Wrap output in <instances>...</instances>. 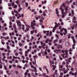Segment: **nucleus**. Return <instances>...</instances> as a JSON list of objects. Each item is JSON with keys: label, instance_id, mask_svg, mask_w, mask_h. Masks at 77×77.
<instances>
[{"label": "nucleus", "instance_id": "obj_64", "mask_svg": "<svg viewBox=\"0 0 77 77\" xmlns=\"http://www.w3.org/2000/svg\"><path fill=\"white\" fill-rule=\"evenodd\" d=\"M3 71L2 70H0V73L1 74H3Z\"/></svg>", "mask_w": 77, "mask_h": 77}, {"label": "nucleus", "instance_id": "obj_27", "mask_svg": "<svg viewBox=\"0 0 77 77\" xmlns=\"http://www.w3.org/2000/svg\"><path fill=\"white\" fill-rule=\"evenodd\" d=\"M49 31H43V32H44V33H45V34L46 33H49Z\"/></svg>", "mask_w": 77, "mask_h": 77}, {"label": "nucleus", "instance_id": "obj_46", "mask_svg": "<svg viewBox=\"0 0 77 77\" xmlns=\"http://www.w3.org/2000/svg\"><path fill=\"white\" fill-rule=\"evenodd\" d=\"M59 51H60V50L58 49L57 50H55V52H59Z\"/></svg>", "mask_w": 77, "mask_h": 77}, {"label": "nucleus", "instance_id": "obj_24", "mask_svg": "<svg viewBox=\"0 0 77 77\" xmlns=\"http://www.w3.org/2000/svg\"><path fill=\"white\" fill-rule=\"evenodd\" d=\"M21 10H22V8L21 7H19V10H18V12H21Z\"/></svg>", "mask_w": 77, "mask_h": 77}, {"label": "nucleus", "instance_id": "obj_53", "mask_svg": "<svg viewBox=\"0 0 77 77\" xmlns=\"http://www.w3.org/2000/svg\"><path fill=\"white\" fill-rule=\"evenodd\" d=\"M43 69H45V68H46V66H43Z\"/></svg>", "mask_w": 77, "mask_h": 77}, {"label": "nucleus", "instance_id": "obj_38", "mask_svg": "<svg viewBox=\"0 0 77 77\" xmlns=\"http://www.w3.org/2000/svg\"><path fill=\"white\" fill-rule=\"evenodd\" d=\"M46 49L45 50V51H47V48H48V46H46Z\"/></svg>", "mask_w": 77, "mask_h": 77}, {"label": "nucleus", "instance_id": "obj_21", "mask_svg": "<svg viewBox=\"0 0 77 77\" xmlns=\"http://www.w3.org/2000/svg\"><path fill=\"white\" fill-rule=\"evenodd\" d=\"M6 58V56H4L3 58L2 59V61H4L5 60V59Z\"/></svg>", "mask_w": 77, "mask_h": 77}, {"label": "nucleus", "instance_id": "obj_31", "mask_svg": "<svg viewBox=\"0 0 77 77\" xmlns=\"http://www.w3.org/2000/svg\"><path fill=\"white\" fill-rule=\"evenodd\" d=\"M22 30H24V25H22Z\"/></svg>", "mask_w": 77, "mask_h": 77}, {"label": "nucleus", "instance_id": "obj_3", "mask_svg": "<svg viewBox=\"0 0 77 77\" xmlns=\"http://www.w3.org/2000/svg\"><path fill=\"white\" fill-rule=\"evenodd\" d=\"M60 9L61 10V13L62 14L61 16L62 18H64V17L66 15V13L63 12V11H64V9H62V6H60Z\"/></svg>", "mask_w": 77, "mask_h": 77}, {"label": "nucleus", "instance_id": "obj_58", "mask_svg": "<svg viewBox=\"0 0 77 77\" xmlns=\"http://www.w3.org/2000/svg\"><path fill=\"white\" fill-rule=\"evenodd\" d=\"M9 63H12V61L11 60H9Z\"/></svg>", "mask_w": 77, "mask_h": 77}, {"label": "nucleus", "instance_id": "obj_25", "mask_svg": "<svg viewBox=\"0 0 77 77\" xmlns=\"http://www.w3.org/2000/svg\"><path fill=\"white\" fill-rule=\"evenodd\" d=\"M68 6H66L65 7V8L66 11H68Z\"/></svg>", "mask_w": 77, "mask_h": 77}, {"label": "nucleus", "instance_id": "obj_36", "mask_svg": "<svg viewBox=\"0 0 77 77\" xmlns=\"http://www.w3.org/2000/svg\"><path fill=\"white\" fill-rule=\"evenodd\" d=\"M19 46H20V47H21L23 45L21 43H19Z\"/></svg>", "mask_w": 77, "mask_h": 77}, {"label": "nucleus", "instance_id": "obj_44", "mask_svg": "<svg viewBox=\"0 0 77 77\" xmlns=\"http://www.w3.org/2000/svg\"><path fill=\"white\" fill-rule=\"evenodd\" d=\"M21 57L23 59H25V57L24 56H21Z\"/></svg>", "mask_w": 77, "mask_h": 77}, {"label": "nucleus", "instance_id": "obj_33", "mask_svg": "<svg viewBox=\"0 0 77 77\" xmlns=\"http://www.w3.org/2000/svg\"><path fill=\"white\" fill-rule=\"evenodd\" d=\"M12 66L11 65H9V69H11V68H12Z\"/></svg>", "mask_w": 77, "mask_h": 77}, {"label": "nucleus", "instance_id": "obj_56", "mask_svg": "<svg viewBox=\"0 0 77 77\" xmlns=\"http://www.w3.org/2000/svg\"><path fill=\"white\" fill-rule=\"evenodd\" d=\"M43 76H44L45 77V76H46V74H45V73H43Z\"/></svg>", "mask_w": 77, "mask_h": 77}, {"label": "nucleus", "instance_id": "obj_11", "mask_svg": "<svg viewBox=\"0 0 77 77\" xmlns=\"http://www.w3.org/2000/svg\"><path fill=\"white\" fill-rule=\"evenodd\" d=\"M2 63L1 62V58H0V69L2 68Z\"/></svg>", "mask_w": 77, "mask_h": 77}, {"label": "nucleus", "instance_id": "obj_18", "mask_svg": "<svg viewBox=\"0 0 77 77\" xmlns=\"http://www.w3.org/2000/svg\"><path fill=\"white\" fill-rule=\"evenodd\" d=\"M39 18H40L41 19V16H38V17H35V19L36 20H38Z\"/></svg>", "mask_w": 77, "mask_h": 77}, {"label": "nucleus", "instance_id": "obj_12", "mask_svg": "<svg viewBox=\"0 0 77 77\" xmlns=\"http://www.w3.org/2000/svg\"><path fill=\"white\" fill-rule=\"evenodd\" d=\"M72 40L73 41V42L74 44H75V39L74 38V37L73 36L72 37Z\"/></svg>", "mask_w": 77, "mask_h": 77}, {"label": "nucleus", "instance_id": "obj_55", "mask_svg": "<svg viewBox=\"0 0 77 77\" xmlns=\"http://www.w3.org/2000/svg\"><path fill=\"white\" fill-rule=\"evenodd\" d=\"M19 54H20V55H23V52H20L19 53Z\"/></svg>", "mask_w": 77, "mask_h": 77}, {"label": "nucleus", "instance_id": "obj_34", "mask_svg": "<svg viewBox=\"0 0 77 77\" xmlns=\"http://www.w3.org/2000/svg\"><path fill=\"white\" fill-rule=\"evenodd\" d=\"M75 44H74L73 45V46H72L73 49H75V47H74V46H75Z\"/></svg>", "mask_w": 77, "mask_h": 77}, {"label": "nucleus", "instance_id": "obj_60", "mask_svg": "<svg viewBox=\"0 0 77 77\" xmlns=\"http://www.w3.org/2000/svg\"><path fill=\"white\" fill-rule=\"evenodd\" d=\"M14 3L13 2L12 4H11V6H14Z\"/></svg>", "mask_w": 77, "mask_h": 77}, {"label": "nucleus", "instance_id": "obj_51", "mask_svg": "<svg viewBox=\"0 0 77 77\" xmlns=\"http://www.w3.org/2000/svg\"><path fill=\"white\" fill-rule=\"evenodd\" d=\"M66 73H67V71H66L65 70L64 71V72H63V74H66Z\"/></svg>", "mask_w": 77, "mask_h": 77}, {"label": "nucleus", "instance_id": "obj_48", "mask_svg": "<svg viewBox=\"0 0 77 77\" xmlns=\"http://www.w3.org/2000/svg\"><path fill=\"white\" fill-rule=\"evenodd\" d=\"M33 39H34V37H33V36H32L31 37V41H32V40H33Z\"/></svg>", "mask_w": 77, "mask_h": 77}, {"label": "nucleus", "instance_id": "obj_16", "mask_svg": "<svg viewBox=\"0 0 77 77\" xmlns=\"http://www.w3.org/2000/svg\"><path fill=\"white\" fill-rule=\"evenodd\" d=\"M70 45L69 43L68 42H66V45L67 46V47H68V46H69Z\"/></svg>", "mask_w": 77, "mask_h": 77}, {"label": "nucleus", "instance_id": "obj_23", "mask_svg": "<svg viewBox=\"0 0 77 77\" xmlns=\"http://www.w3.org/2000/svg\"><path fill=\"white\" fill-rule=\"evenodd\" d=\"M10 73L11 74H14L15 73V71L12 70L10 72Z\"/></svg>", "mask_w": 77, "mask_h": 77}, {"label": "nucleus", "instance_id": "obj_45", "mask_svg": "<svg viewBox=\"0 0 77 77\" xmlns=\"http://www.w3.org/2000/svg\"><path fill=\"white\" fill-rule=\"evenodd\" d=\"M59 67L61 68H62L63 67V65H59Z\"/></svg>", "mask_w": 77, "mask_h": 77}, {"label": "nucleus", "instance_id": "obj_32", "mask_svg": "<svg viewBox=\"0 0 77 77\" xmlns=\"http://www.w3.org/2000/svg\"><path fill=\"white\" fill-rule=\"evenodd\" d=\"M1 28H2V29H4V27L2 26H0V30H2Z\"/></svg>", "mask_w": 77, "mask_h": 77}, {"label": "nucleus", "instance_id": "obj_54", "mask_svg": "<svg viewBox=\"0 0 77 77\" xmlns=\"http://www.w3.org/2000/svg\"><path fill=\"white\" fill-rule=\"evenodd\" d=\"M58 10V8H56V13H57L58 12H59L57 10Z\"/></svg>", "mask_w": 77, "mask_h": 77}, {"label": "nucleus", "instance_id": "obj_52", "mask_svg": "<svg viewBox=\"0 0 77 77\" xmlns=\"http://www.w3.org/2000/svg\"><path fill=\"white\" fill-rule=\"evenodd\" d=\"M47 51L48 53H50V49H47Z\"/></svg>", "mask_w": 77, "mask_h": 77}, {"label": "nucleus", "instance_id": "obj_59", "mask_svg": "<svg viewBox=\"0 0 77 77\" xmlns=\"http://www.w3.org/2000/svg\"><path fill=\"white\" fill-rule=\"evenodd\" d=\"M55 35L56 36V37H57V39H59V38H58V35H57L55 34Z\"/></svg>", "mask_w": 77, "mask_h": 77}, {"label": "nucleus", "instance_id": "obj_57", "mask_svg": "<svg viewBox=\"0 0 77 77\" xmlns=\"http://www.w3.org/2000/svg\"><path fill=\"white\" fill-rule=\"evenodd\" d=\"M70 17H68L67 18V20H69L70 19Z\"/></svg>", "mask_w": 77, "mask_h": 77}, {"label": "nucleus", "instance_id": "obj_6", "mask_svg": "<svg viewBox=\"0 0 77 77\" xmlns=\"http://www.w3.org/2000/svg\"><path fill=\"white\" fill-rule=\"evenodd\" d=\"M65 61L66 62V64L67 65H66V66L67 68V69H66L67 71H68V70H69V69L68 68H69V66L68 65L69 64V63H70L71 61L69 60H68L67 59H65Z\"/></svg>", "mask_w": 77, "mask_h": 77}, {"label": "nucleus", "instance_id": "obj_30", "mask_svg": "<svg viewBox=\"0 0 77 77\" xmlns=\"http://www.w3.org/2000/svg\"><path fill=\"white\" fill-rule=\"evenodd\" d=\"M66 4H67V5H69V1H67L66 2Z\"/></svg>", "mask_w": 77, "mask_h": 77}, {"label": "nucleus", "instance_id": "obj_41", "mask_svg": "<svg viewBox=\"0 0 77 77\" xmlns=\"http://www.w3.org/2000/svg\"><path fill=\"white\" fill-rule=\"evenodd\" d=\"M62 63L63 64V65H65V64H66V63H65V62L63 61L62 62Z\"/></svg>", "mask_w": 77, "mask_h": 77}, {"label": "nucleus", "instance_id": "obj_2", "mask_svg": "<svg viewBox=\"0 0 77 77\" xmlns=\"http://www.w3.org/2000/svg\"><path fill=\"white\" fill-rule=\"evenodd\" d=\"M64 30V32L63 33L64 35H66V34L68 33V31H67V29L65 28H63L60 30V32H59V33L60 35L61 36H63V33H61L63 32V30Z\"/></svg>", "mask_w": 77, "mask_h": 77}, {"label": "nucleus", "instance_id": "obj_13", "mask_svg": "<svg viewBox=\"0 0 77 77\" xmlns=\"http://www.w3.org/2000/svg\"><path fill=\"white\" fill-rule=\"evenodd\" d=\"M0 20H1V23L2 24H3V23H5V21L3 20V19H2V17H0Z\"/></svg>", "mask_w": 77, "mask_h": 77}, {"label": "nucleus", "instance_id": "obj_17", "mask_svg": "<svg viewBox=\"0 0 77 77\" xmlns=\"http://www.w3.org/2000/svg\"><path fill=\"white\" fill-rule=\"evenodd\" d=\"M20 17H21V16L20 14H18V16L17 17V19H19Z\"/></svg>", "mask_w": 77, "mask_h": 77}, {"label": "nucleus", "instance_id": "obj_8", "mask_svg": "<svg viewBox=\"0 0 77 77\" xmlns=\"http://www.w3.org/2000/svg\"><path fill=\"white\" fill-rule=\"evenodd\" d=\"M6 44L7 45V48L8 50H9L10 49V47L8 45H9V43L8 42L6 43Z\"/></svg>", "mask_w": 77, "mask_h": 77}, {"label": "nucleus", "instance_id": "obj_29", "mask_svg": "<svg viewBox=\"0 0 77 77\" xmlns=\"http://www.w3.org/2000/svg\"><path fill=\"white\" fill-rule=\"evenodd\" d=\"M74 27H73V26H71L70 27V30H74Z\"/></svg>", "mask_w": 77, "mask_h": 77}, {"label": "nucleus", "instance_id": "obj_9", "mask_svg": "<svg viewBox=\"0 0 77 77\" xmlns=\"http://www.w3.org/2000/svg\"><path fill=\"white\" fill-rule=\"evenodd\" d=\"M72 19H73V20H72L73 22L74 23H76V22L75 20L76 19V17L74 16L73 17V18H72Z\"/></svg>", "mask_w": 77, "mask_h": 77}, {"label": "nucleus", "instance_id": "obj_19", "mask_svg": "<svg viewBox=\"0 0 77 77\" xmlns=\"http://www.w3.org/2000/svg\"><path fill=\"white\" fill-rule=\"evenodd\" d=\"M46 51H45V52L44 53H43V54H42L43 56H44L45 55H46L47 54V52Z\"/></svg>", "mask_w": 77, "mask_h": 77}, {"label": "nucleus", "instance_id": "obj_22", "mask_svg": "<svg viewBox=\"0 0 77 77\" xmlns=\"http://www.w3.org/2000/svg\"><path fill=\"white\" fill-rule=\"evenodd\" d=\"M69 51L70 54H72V52H71V51H72V49H69Z\"/></svg>", "mask_w": 77, "mask_h": 77}, {"label": "nucleus", "instance_id": "obj_42", "mask_svg": "<svg viewBox=\"0 0 77 77\" xmlns=\"http://www.w3.org/2000/svg\"><path fill=\"white\" fill-rule=\"evenodd\" d=\"M17 5H15L14 6V8H17Z\"/></svg>", "mask_w": 77, "mask_h": 77}, {"label": "nucleus", "instance_id": "obj_62", "mask_svg": "<svg viewBox=\"0 0 77 77\" xmlns=\"http://www.w3.org/2000/svg\"><path fill=\"white\" fill-rule=\"evenodd\" d=\"M25 5L26 6H28V3L26 2Z\"/></svg>", "mask_w": 77, "mask_h": 77}, {"label": "nucleus", "instance_id": "obj_50", "mask_svg": "<svg viewBox=\"0 0 77 77\" xmlns=\"http://www.w3.org/2000/svg\"><path fill=\"white\" fill-rule=\"evenodd\" d=\"M15 55L16 56H18V54L17 52H16L15 54Z\"/></svg>", "mask_w": 77, "mask_h": 77}, {"label": "nucleus", "instance_id": "obj_49", "mask_svg": "<svg viewBox=\"0 0 77 77\" xmlns=\"http://www.w3.org/2000/svg\"><path fill=\"white\" fill-rule=\"evenodd\" d=\"M4 48H0V50H1V51H3V50H4Z\"/></svg>", "mask_w": 77, "mask_h": 77}, {"label": "nucleus", "instance_id": "obj_39", "mask_svg": "<svg viewBox=\"0 0 77 77\" xmlns=\"http://www.w3.org/2000/svg\"><path fill=\"white\" fill-rule=\"evenodd\" d=\"M13 58H14V59H17V58H18V57H17L13 56Z\"/></svg>", "mask_w": 77, "mask_h": 77}, {"label": "nucleus", "instance_id": "obj_10", "mask_svg": "<svg viewBox=\"0 0 77 77\" xmlns=\"http://www.w3.org/2000/svg\"><path fill=\"white\" fill-rule=\"evenodd\" d=\"M57 48H58V49L59 48H62V45H58L57 46Z\"/></svg>", "mask_w": 77, "mask_h": 77}, {"label": "nucleus", "instance_id": "obj_4", "mask_svg": "<svg viewBox=\"0 0 77 77\" xmlns=\"http://www.w3.org/2000/svg\"><path fill=\"white\" fill-rule=\"evenodd\" d=\"M17 26L19 27V29L20 30L21 29V23L20 21L19 20H17L16 21Z\"/></svg>", "mask_w": 77, "mask_h": 77}, {"label": "nucleus", "instance_id": "obj_7", "mask_svg": "<svg viewBox=\"0 0 77 77\" xmlns=\"http://www.w3.org/2000/svg\"><path fill=\"white\" fill-rule=\"evenodd\" d=\"M52 41L51 39H50L49 38H47L45 41L46 43H48V42H51Z\"/></svg>", "mask_w": 77, "mask_h": 77}, {"label": "nucleus", "instance_id": "obj_37", "mask_svg": "<svg viewBox=\"0 0 77 77\" xmlns=\"http://www.w3.org/2000/svg\"><path fill=\"white\" fill-rule=\"evenodd\" d=\"M14 12H15V13H17V14H18V13L17 11H16V10H15V9H14Z\"/></svg>", "mask_w": 77, "mask_h": 77}, {"label": "nucleus", "instance_id": "obj_40", "mask_svg": "<svg viewBox=\"0 0 77 77\" xmlns=\"http://www.w3.org/2000/svg\"><path fill=\"white\" fill-rule=\"evenodd\" d=\"M13 27L14 29H16V28H15V24H13Z\"/></svg>", "mask_w": 77, "mask_h": 77}, {"label": "nucleus", "instance_id": "obj_5", "mask_svg": "<svg viewBox=\"0 0 77 77\" xmlns=\"http://www.w3.org/2000/svg\"><path fill=\"white\" fill-rule=\"evenodd\" d=\"M36 23V21L34 20L33 21V22H32L31 24V26L32 29H35V27H33V26H35V25H36V23Z\"/></svg>", "mask_w": 77, "mask_h": 77}, {"label": "nucleus", "instance_id": "obj_47", "mask_svg": "<svg viewBox=\"0 0 77 77\" xmlns=\"http://www.w3.org/2000/svg\"><path fill=\"white\" fill-rule=\"evenodd\" d=\"M72 15H74V10H72Z\"/></svg>", "mask_w": 77, "mask_h": 77}, {"label": "nucleus", "instance_id": "obj_26", "mask_svg": "<svg viewBox=\"0 0 77 77\" xmlns=\"http://www.w3.org/2000/svg\"><path fill=\"white\" fill-rule=\"evenodd\" d=\"M31 68H33V69H36V67H34V66L33 65H31Z\"/></svg>", "mask_w": 77, "mask_h": 77}, {"label": "nucleus", "instance_id": "obj_20", "mask_svg": "<svg viewBox=\"0 0 77 77\" xmlns=\"http://www.w3.org/2000/svg\"><path fill=\"white\" fill-rule=\"evenodd\" d=\"M6 72H7V73L8 75H10V73H9V70H7Z\"/></svg>", "mask_w": 77, "mask_h": 77}, {"label": "nucleus", "instance_id": "obj_1", "mask_svg": "<svg viewBox=\"0 0 77 77\" xmlns=\"http://www.w3.org/2000/svg\"><path fill=\"white\" fill-rule=\"evenodd\" d=\"M62 52L63 55L62 54V57H63L64 59H66V58H68V51L66 50L65 51L62 50Z\"/></svg>", "mask_w": 77, "mask_h": 77}, {"label": "nucleus", "instance_id": "obj_28", "mask_svg": "<svg viewBox=\"0 0 77 77\" xmlns=\"http://www.w3.org/2000/svg\"><path fill=\"white\" fill-rule=\"evenodd\" d=\"M9 35L10 36H12V35H14V32H13L12 33H10Z\"/></svg>", "mask_w": 77, "mask_h": 77}, {"label": "nucleus", "instance_id": "obj_61", "mask_svg": "<svg viewBox=\"0 0 77 77\" xmlns=\"http://www.w3.org/2000/svg\"><path fill=\"white\" fill-rule=\"evenodd\" d=\"M4 68L5 69V70H6L7 69V67H6V66H4Z\"/></svg>", "mask_w": 77, "mask_h": 77}, {"label": "nucleus", "instance_id": "obj_15", "mask_svg": "<svg viewBox=\"0 0 77 77\" xmlns=\"http://www.w3.org/2000/svg\"><path fill=\"white\" fill-rule=\"evenodd\" d=\"M23 23L25 24V25L26 26H27V27H29V28H30L31 27L28 25H27V24H26V23L25 22H24Z\"/></svg>", "mask_w": 77, "mask_h": 77}, {"label": "nucleus", "instance_id": "obj_35", "mask_svg": "<svg viewBox=\"0 0 77 77\" xmlns=\"http://www.w3.org/2000/svg\"><path fill=\"white\" fill-rule=\"evenodd\" d=\"M57 40H55L54 41V44H56V42H57Z\"/></svg>", "mask_w": 77, "mask_h": 77}, {"label": "nucleus", "instance_id": "obj_43", "mask_svg": "<svg viewBox=\"0 0 77 77\" xmlns=\"http://www.w3.org/2000/svg\"><path fill=\"white\" fill-rule=\"evenodd\" d=\"M17 68H22V67L20 66H17Z\"/></svg>", "mask_w": 77, "mask_h": 77}, {"label": "nucleus", "instance_id": "obj_14", "mask_svg": "<svg viewBox=\"0 0 77 77\" xmlns=\"http://www.w3.org/2000/svg\"><path fill=\"white\" fill-rule=\"evenodd\" d=\"M46 45V44L45 43H44L42 45V47L43 48V49H45V46Z\"/></svg>", "mask_w": 77, "mask_h": 77}, {"label": "nucleus", "instance_id": "obj_63", "mask_svg": "<svg viewBox=\"0 0 77 77\" xmlns=\"http://www.w3.org/2000/svg\"><path fill=\"white\" fill-rule=\"evenodd\" d=\"M38 55L39 56H41V53H39L38 54Z\"/></svg>", "mask_w": 77, "mask_h": 77}]
</instances>
